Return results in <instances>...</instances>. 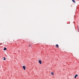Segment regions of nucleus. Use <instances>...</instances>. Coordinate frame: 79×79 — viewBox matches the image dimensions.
Returning <instances> with one entry per match:
<instances>
[{
    "label": "nucleus",
    "instance_id": "obj_1",
    "mask_svg": "<svg viewBox=\"0 0 79 79\" xmlns=\"http://www.w3.org/2000/svg\"><path fill=\"white\" fill-rule=\"evenodd\" d=\"M23 68L24 70H26V66H23Z\"/></svg>",
    "mask_w": 79,
    "mask_h": 79
},
{
    "label": "nucleus",
    "instance_id": "obj_4",
    "mask_svg": "<svg viewBox=\"0 0 79 79\" xmlns=\"http://www.w3.org/2000/svg\"><path fill=\"white\" fill-rule=\"evenodd\" d=\"M72 1L73 2V3H76V2H75V1L74 0H72Z\"/></svg>",
    "mask_w": 79,
    "mask_h": 79
},
{
    "label": "nucleus",
    "instance_id": "obj_6",
    "mask_svg": "<svg viewBox=\"0 0 79 79\" xmlns=\"http://www.w3.org/2000/svg\"><path fill=\"white\" fill-rule=\"evenodd\" d=\"M51 74H52V75H53L54 74V73H53V72H52V73H51Z\"/></svg>",
    "mask_w": 79,
    "mask_h": 79
},
{
    "label": "nucleus",
    "instance_id": "obj_3",
    "mask_svg": "<svg viewBox=\"0 0 79 79\" xmlns=\"http://www.w3.org/2000/svg\"><path fill=\"white\" fill-rule=\"evenodd\" d=\"M56 47H57V48H58L59 47V46H58V44H56Z\"/></svg>",
    "mask_w": 79,
    "mask_h": 79
},
{
    "label": "nucleus",
    "instance_id": "obj_2",
    "mask_svg": "<svg viewBox=\"0 0 79 79\" xmlns=\"http://www.w3.org/2000/svg\"><path fill=\"white\" fill-rule=\"evenodd\" d=\"M39 63H40V64H42V60H39Z\"/></svg>",
    "mask_w": 79,
    "mask_h": 79
},
{
    "label": "nucleus",
    "instance_id": "obj_10",
    "mask_svg": "<svg viewBox=\"0 0 79 79\" xmlns=\"http://www.w3.org/2000/svg\"><path fill=\"white\" fill-rule=\"evenodd\" d=\"M31 45H29V47H31Z\"/></svg>",
    "mask_w": 79,
    "mask_h": 79
},
{
    "label": "nucleus",
    "instance_id": "obj_9",
    "mask_svg": "<svg viewBox=\"0 0 79 79\" xmlns=\"http://www.w3.org/2000/svg\"><path fill=\"white\" fill-rule=\"evenodd\" d=\"M74 78H76V76H75V77H74Z\"/></svg>",
    "mask_w": 79,
    "mask_h": 79
},
{
    "label": "nucleus",
    "instance_id": "obj_5",
    "mask_svg": "<svg viewBox=\"0 0 79 79\" xmlns=\"http://www.w3.org/2000/svg\"><path fill=\"white\" fill-rule=\"evenodd\" d=\"M4 50H6V48H4Z\"/></svg>",
    "mask_w": 79,
    "mask_h": 79
},
{
    "label": "nucleus",
    "instance_id": "obj_7",
    "mask_svg": "<svg viewBox=\"0 0 79 79\" xmlns=\"http://www.w3.org/2000/svg\"><path fill=\"white\" fill-rule=\"evenodd\" d=\"M4 59H3V60H6V58H5V57H4Z\"/></svg>",
    "mask_w": 79,
    "mask_h": 79
},
{
    "label": "nucleus",
    "instance_id": "obj_8",
    "mask_svg": "<svg viewBox=\"0 0 79 79\" xmlns=\"http://www.w3.org/2000/svg\"><path fill=\"white\" fill-rule=\"evenodd\" d=\"M75 76L76 77H77L78 76V75H77V74H76L75 75Z\"/></svg>",
    "mask_w": 79,
    "mask_h": 79
}]
</instances>
